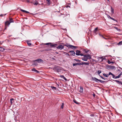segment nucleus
<instances>
[{
	"instance_id": "nucleus-10",
	"label": "nucleus",
	"mask_w": 122,
	"mask_h": 122,
	"mask_svg": "<svg viewBox=\"0 0 122 122\" xmlns=\"http://www.w3.org/2000/svg\"><path fill=\"white\" fill-rule=\"evenodd\" d=\"M81 65V63H73V66H74L76 65Z\"/></svg>"
},
{
	"instance_id": "nucleus-2",
	"label": "nucleus",
	"mask_w": 122,
	"mask_h": 122,
	"mask_svg": "<svg viewBox=\"0 0 122 122\" xmlns=\"http://www.w3.org/2000/svg\"><path fill=\"white\" fill-rule=\"evenodd\" d=\"M92 79L93 81L97 82H98L97 81H99L101 83H103L105 82V81H103L100 80L98 79L95 77H92Z\"/></svg>"
},
{
	"instance_id": "nucleus-53",
	"label": "nucleus",
	"mask_w": 122,
	"mask_h": 122,
	"mask_svg": "<svg viewBox=\"0 0 122 122\" xmlns=\"http://www.w3.org/2000/svg\"><path fill=\"white\" fill-rule=\"evenodd\" d=\"M26 1L27 2H29L30 1L29 0H26Z\"/></svg>"
},
{
	"instance_id": "nucleus-49",
	"label": "nucleus",
	"mask_w": 122,
	"mask_h": 122,
	"mask_svg": "<svg viewBox=\"0 0 122 122\" xmlns=\"http://www.w3.org/2000/svg\"><path fill=\"white\" fill-rule=\"evenodd\" d=\"M112 68L113 69H114L115 68V67L114 66H112Z\"/></svg>"
},
{
	"instance_id": "nucleus-43",
	"label": "nucleus",
	"mask_w": 122,
	"mask_h": 122,
	"mask_svg": "<svg viewBox=\"0 0 122 122\" xmlns=\"http://www.w3.org/2000/svg\"><path fill=\"white\" fill-rule=\"evenodd\" d=\"M107 62L109 64H110L111 63V61H110L109 60H108Z\"/></svg>"
},
{
	"instance_id": "nucleus-7",
	"label": "nucleus",
	"mask_w": 122,
	"mask_h": 122,
	"mask_svg": "<svg viewBox=\"0 0 122 122\" xmlns=\"http://www.w3.org/2000/svg\"><path fill=\"white\" fill-rule=\"evenodd\" d=\"M81 65H83L84 64L86 65H89V61H88L86 62H82L81 63Z\"/></svg>"
},
{
	"instance_id": "nucleus-20",
	"label": "nucleus",
	"mask_w": 122,
	"mask_h": 122,
	"mask_svg": "<svg viewBox=\"0 0 122 122\" xmlns=\"http://www.w3.org/2000/svg\"><path fill=\"white\" fill-rule=\"evenodd\" d=\"M98 30V28L97 27L94 30V32L95 33V34L96 35L97 34L96 33V32Z\"/></svg>"
},
{
	"instance_id": "nucleus-27",
	"label": "nucleus",
	"mask_w": 122,
	"mask_h": 122,
	"mask_svg": "<svg viewBox=\"0 0 122 122\" xmlns=\"http://www.w3.org/2000/svg\"><path fill=\"white\" fill-rule=\"evenodd\" d=\"M38 64L37 62H34V63L32 65L34 66H36V65H37Z\"/></svg>"
},
{
	"instance_id": "nucleus-31",
	"label": "nucleus",
	"mask_w": 122,
	"mask_h": 122,
	"mask_svg": "<svg viewBox=\"0 0 122 122\" xmlns=\"http://www.w3.org/2000/svg\"><path fill=\"white\" fill-rule=\"evenodd\" d=\"M118 45H122V41L119 42L118 44Z\"/></svg>"
},
{
	"instance_id": "nucleus-39",
	"label": "nucleus",
	"mask_w": 122,
	"mask_h": 122,
	"mask_svg": "<svg viewBox=\"0 0 122 122\" xmlns=\"http://www.w3.org/2000/svg\"><path fill=\"white\" fill-rule=\"evenodd\" d=\"M20 10L21 11L23 12H25V11H26V10H23L21 9Z\"/></svg>"
},
{
	"instance_id": "nucleus-54",
	"label": "nucleus",
	"mask_w": 122,
	"mask_h": 122,
	"mask_svg": "<svg viewBox=\"0 0 122 122\" xmlns=\"http://www.w3.org/2000/svg\"><path fill=\"white\" fill-rule=\"evenodd\" d=\"M6 15V14H3V15Z\"/></svg>"
},
{
	"instance_id": "nucleus-41",
	"label": "nucleus",
	"mask_w": 122,
	"mask_h": 122,
	"mask_svg": "<svg viewBox=\"0 0 122 122\" xmlns=\"http://www.w3.org/2000/svg\"><path fill=\"white\" fill-rule=\"evenodd\" d=\"M99 35L100 36L102 37V38H103L104 39H106V38H105L102 35H101L100 34H99Z\"/></svg>"
},
{
	"instance_id": "nucleus-1",
	"label": "nucleus",
	"mask_w": 122,
	"mask_h": 122,
	"mask_svg": "<svg viewBox=\"0 0 122 122\" xmlns=\"http://www.w3.org/2000/svg\"><path fill=\"white\" fill-rule=\"evenodd\" d=\"M62 44L64 46H66L69 48H70L72 49L73 48L75 49L77 47L76 46L69 45L68 43H66L65 44H64L62 43Z\"/></svg>"
},
{
	"instance_id": "nucleus-30",
	"label": "nucleus",
	"mask_w": 122,
	"mask_h": 122,
	"mask_svg": "<svg viewBox=\"0 0 122 122\" xmlns=\"http://www.w3.org/2000/svg\"><path fill=\"white\" fill-rule=\"evenodd\" d=\"M46 1L47 2V4L48 5H49L50 4V0H47Z\"/></svg>"
},
{
	"instance_id": "nucleus-33",
	"label": "nucleus",
	"mask_w": 122,
	"mask_h": 122,
	"mask_svg": "<svg viewBox=\"0 0 122 122\" xmlns=\"http://www.w3.org/2000/svg\"><path fill=\"white\" fill-rule=\"evenodd\" d=\"M98 58L102 59V61L103 60L105 59L104 58H103L102 57H98Z\"/></svg>"
},
{
	"instance_id": "nucleus-9",
	"label": "nucleus",
	"mask_w": 122,
	"mask_h": 122,
	"mask_svg": "<svg viewBox=\"0 0 122 122\" xmlns=\"http://www.w3.org/2000/svg\"><path fill=\"white\" fill-rule=\"evenodd\" d=\"M80 53H81V52L80 51L78 50H77L76 52V54L77 56L79 55Z\"/></svg>"
},
{
	"instance_id": "nucleus-56",
	"label": "nucleus",
	"mask_w": 122,
	"mask_h": 122,
	"mask_svg": "<svg viewBox=\"0 0 122 122\" xmlns=\"http://www.w3.org/2000/svg\"><path fill=\"white\" fill-rule=\"evenodd\" d=\"M120 68L122 70V68H121V67H120Z\"/></svg>"
},
{
	"instance_id": "nucleus-21",
	"label": "nucleus",
	"mask_w": 122,
	"mask_h": 122,
	"mask_svg": "<svg viewBox=\"0 0 122 122\" xmlns=\"http://www.w3.org/2000/svg\"><path fill=\"white\" fill-rule=\"evenodd\" d=\"M103 75L105 77H108L110 75H109V73H108V74H106L105 73H103Z\"/></svg>"
},
{
	"instance_id": "nucleus-50",
	"label": "nucleus",
	"mask_w": 122,
	"mask_h": 122,
	"mask_svg": "<svg viewBox=\"0 0 122 122\" xmlns=\"http://www.w3.org/2000/svg\"><path fill=\"white\" fill-rule=\"evenodd\" d=\"M66 55H67L68 56H70V55L68 53H66Z\"/></svg>"
},
{
	"instance_id": "nucleus-52",
	"label": "nucleus",
	"mask_w": 122,
	"mask_h": 122,
	"mask_svg": "<svg viewBox=\"0 0 122 122\" xmlns=\"http://www.w3.org/2000/svg\"><path fill=\"white\" fill-rule=\"evenodd\" d=\"M25 13H29V12L28 11H26Z\"/></svg>"
},
{
	"instance_id": "nucleus-28",
	"label": "nucleus",
	"mask_w": 122,
	"mask_h": 122,
	"mask_svg": "<svg viewBox=\"0 0 122 122\" xmlns=\"http://www.w3.org/2000/svg\"><path fill=\"white\" fill-rule=\"evenodd\" d=\"M111 13L113 14L114 13V10L113 9L112 7H111Z\"/></svg>"
},
{
	"instance_id": "nucleus-57",
	"label": "nucleus",
	"mask_w": 122,
	"mask_h": 122,
	"mask_svg": "<svg viewBox=\"0 0 122 122\" xmlns=\"http://www.w3.org/2000/svg\"><path fill=\"white\" fill-rule=\"evenodd\" d=\"M118 71H120V70H119V69H118Z\"/></svg>"
},
{
	"instance_id": "nucleus-42",
	"label": "nucleus",
	"mask_w": 122,
	"mask_h": 122,
	"mask_svg": "<svg viewBox=\"0 0 122 122\" xmlns=\"http://www.w3.org/2000/svg\"><path fill=\"white\" fill-rule=\"evenodd\" d=\"M107 17L108 18H109L110 19V18L111 17L109 15H107Z\"/></svg>"
},
{
	"instance_id": "nucleus-23",
	"label": "nucleus",
	"mask_w": 122,
	"mask_h": 122,
	"mask_svg": "<svg viewBox=\"0 0 122 122\" xmlns=\"http://www.w3.org/2000/svg\"><path fill=\"white\" fill-rule=\"evenodd\" d=\"M26 42L28 46H30L31 45V43L29 41H27Z\"/></svg>"
},
{
	"instance_id": "nucleus-19",
	"label": "nucleus",
	"mask_w": 122,
	"mask_h": 122,
	"mask_svg": "<svg viewBox=\"0 0 122 122\" xmlns=\"http://www.w3.org/2000/svg\"><path fill=\"white\" fill-rule=\"evenodd\" d=\"M14 100V99L13 98H11L10 99V102L11 105L12 104V103L13 102Z\"/></svg>"
},
{
	"instance_id": "nucleus-47",
	"label": "nucleus",
	"mask_w": 122,
	"mask_h": 122,
	"mask_svg": "<svg viewBox=\"0 0 122 122\" xmlns=\"http://www.w3.org/2000/svg\"><path fill=\"white\" fill-rule=\"evenodd\" d=\"M84 55H83V54H82V53H80V55H80L81 56H84Z\"/></svg>"
},
{
	"instance_id": "nucleus-22",
	"label": "nucleus",
	"mask_w": 122,
	"mask_h": 122,
	"mask_svg": "<svg viewBox=\"0 0 122 122\" xmlns=\"http://www.w3.org/2000/svg\"><path fill=\"white\" fill-rule=\"evenodd\" d=\"M82 59L84 61H87V59L85 57H83L82 58Z\"/></svg>"
},
{
	"instance_id": "nucleus-12",
	"label": "nucleus",
	"mask_w": 122,
	"mask_h": 122,
	"mask_svg": "<svg viewBox=\"0 0 122 122\" xmlns=\"http://www.w3.org/2000/svg\"><path fill=\"white\" fill-rule=\"evenodd\" d=\"M69 52H70L71 53V55L73 56H74L75 55V53L74 51H70Z\"/></svg>"
},
{
	"instance_id": "nucleus-24",
	"label": "nucleus",
	"mask_w": 122,
	"mask_h": 122,
	"mask_svg": "<svg viewBox=\"0 0 122 122\" xmlns=\"http://www.w3.org/2000/svg\"><path fill=\"white\" fill-rule=\"evenodd\" d=\"M83 51L85 53H87L89 51L87 49H84L83 50Z\"/></svg>"
},
{
	"instance_id": "nucleus-14",
	"label": "nucleus",
	"mask_w": 122,
	"mask_h": 122,
	"mask_svg": "<svg viewBox=\"0 0 122 122\" xmlns=\"http://www.w3.org/2000/svg\"><path fill=\"white\" fill-rule=\"evenodd\" d=\"M122 75V72H121V73L118 76H116L115 77V79L119 78Z\"/></svg>"
},
{
	"instance_id": "nucleus-34",
	"label": "nucleus",
	"mask_w": 122,
	"mask_h": 122,
	"mask_svg": "<svg viewBox=\"0 0 122 122\" xmlns=\"http://www.w3.org/2000/svg\"><path fill=\"white\" fill-rule=\"evenodd\" d=\"M110 19H112L114 21H116V22H117V20H115V19H114V18H112V17H111L110 18Z\"/></svg>"
},
{
	"instance_id": "nucleus-16",
	"label": "nucleus",
	"mask_w": 122,
	"mask_h": 122,
	"mask_svg": "<svg viewBox=\"0 0 122 122\" xmlns=\"http://www.w3.org/2000/svg\"><path fill=\"white\" fill-rule=\"evenodd\" d=\"M38 4V2L36 0H35L34 2L33 3V4L36 5H37Z\"/></svg>"
},
{
	"instance_id": "nucleus-29",
	"label": "nucleus",
	"mask_w": 122,
	"mask_h": 122,
	"mask_svg": "<svg viewBox=\"0 0 122 122\" xmlns=\"http://www.w3.org/2000/svg\"><path fill=\"white\" fill-rule=\"evenodd\" d=\"M101 70H98L97 71V73L100 76V74L101 73Z\"/></svg>"
},
{
	"instance_id": "nucleus-44",
	"label": "nucleus",
	"mask_w": 122,
	"mask_h": 122,
	"mask_svg": "<svg viewBox=\"0 0 122 122\" xmlns=\"http://www.w3.org/2000/svg\"><path fill=\"white\" fill-rule=\"evenodd\" d=\"M64 76L63 75H61L60 76H60L61 78L63 79V78Z\"/></svg>"
},
{
	"instance_id": "nucleus-38",
	"label": "nucleus",
	"mask_w": 122,
	"mask_h": 122,
	"mask_svg": "<svg viewBox=\"0 0 122 122\" xmlns=\"http://www.w3.org/2000/svg\"><path fill=\"white\" fill-rule=\"evenodd\" d=\"M100 76L103 79H104V80H106V79H107V78H104V77H102V76Z\"/></svg>"
},
{
	"instance_id": "nucleus-4",
	"label": "nucleus",
	"mask_w": 122,
	"mask_h": 122,
	"mask_svg": "<svg viewBox=\"0 0 122 122\" xmlns=\"http://www.w3.org/2000/svg\"><path fill=\"white\" fill-rule=\"evenodd\" d=\"M56 47L57 49L61 50L64 48V46L62 45H59L58 46Z\"/></svg>"
},
{
	"instance_id": "nucleus-6",
	"label": "nucleus",
	"mask_w": 122,
	"mask_h": 122,
	"mask_svg": "<svg viewBox=\"0 0 122 122\" xmlns=\"http://www.w3.org/2000/svg\"><path fill=\"white\" fill-rule=\"evenodd\" d=\"M34 61H37L39 63H40L41 62H43V61L42 60L40 59L36 60Z\"/></svg>"
},
{
	"instance_id": "nucleus-15",
	"label": "nucleus",
	"mask_w": 122,
	"mask_h": 122,
	"mask_svg": "<svg viewBox=\"0 0 122 122\" xmlns=\"http://www.w3.org/2000/svg\"><path fill=\"white\" fill-rule=\"evenodd\" d=\"M109 75H111L112 76V77L114 79H115V75L112 73L111 72H109Z\"/></svg>"
},
{
	"instance_id": "nucleus-46",
	"label": "nucleus",
	"mask_w": 122,
	"mask_h": 122,
	"mask_svg": "<svg viewBox=\"0 0 122 122\" xmlns=\"http://www.w3.org/2000/svg\"><path fill=\"white\" fill-rule=\"evenodd\" d=\"M63 79H64L65 81H66L67 80V79H66V77H65L64 76V77L63 78Z\"/></svg>"
},
{
	"instance_id": "nucleus-58",
	"label": "nucleus",
	"mask_w": 122,
	"mask_h": 122,
	"mask_svg": "<svg viewBox=\"0 0 122 122\" xmlns=\"http://www.w3.org/2000/svg\"><path fill=\"white\" fill-rule=\"evenodd\" d=\"M105 46H108L107 45H106Z\"/></svg>"
},
{
	"instance_id": "nucleus-35",
	"label": "nucleus",
	"mask_w": 122,
	"mask_h": 122,
	"mask_svg": "<svg viewBox=\"0 0 122 122\" xmlns=\"http://www.w3.org/2000/svg\"><path fill=\"white\" fill-rule=\"evenodd\" d=\"M64 104L63 103H62V105L61 106V108L63 109V107H64Z\"/></svg>"
},
{
	"instance_id": "nucleus-36",
	"label": "nucleus",
	"mask_w": 122,
	"mask_h": 122,
	"mask_svg": "<svg viewBox=\"0 0 122 122\" xmlns=\"http://www.w3.org/2000/svg\"><path fill=\"white\" fill-rule=\"evenodd\" d=\"M74 102L76 104H79V103L78 102L76 101V100H74Z\"/></svg>"
},
{
	"instance_id": "nucleus-45",
	"label": "nucleus",
	"mask_w": 122,
	"mask_h": 122,
	"mask_svg": "<svg viewBox=\"0 0 122 122\" xmlns=\"http://www.w3.org/2000/svg\"><path fill=\"white\" fill-rule=\"evenodd\" d=\"M115 81H116V82L118 84V83L119 82V81H118V80H114Z\"/></svg>"
},
{
	"instance_id": "nucleus-17",
	"label": "nucleus",
	"mask_w": 122,
	"mask_h": 122,
	"mask_svg": "<svg viewBox=\"0 0 122 122\" xmlns=\"http://www.w3.org/2000/svg\"><path fill=\"white\" fill-rule=\"evenodd\" d=\"M80 90L79 91V92H83V88L81 86H80Z\"/></svg>"
},
{
	"instance_id": "nucleus-37",
	"label": "nucleus",
	"mask_w": 122,
	"mask_h": 122,
	"mask_svg": "<svg viewBox=\"0 0 122 122\" xmlns=\"http://www.w3.org/2000/svg\"><path fill=\"white\" fill-rule=\"evenodd\" d=\"M51 44V43H46L45 44H44V45H48L49 44Z\"/></svg>"
},
{
	"instance_id": "nucleus-26",
	"label": "nucleus",
	"mask_w": 122,
	"mask_h": 122,
	"mask_svg": "<svg viewBox=\"0 0 122 122\" xmlns=\"http://www.w3.org/2000/svg\"><path fill=\"white\" fill-rule=\"evenodd\" d=\"M51 88L53 90H56V88L54 86H51Z\"/></svg>"
},
{
	"instance_id": "nucleus-3",
	"label": "nucleus",
	"mask_w": 122,
	"mask_h": 122,
	"mask_svg": "<svg viewBox=\"0 0 122 122\" xmlns=\"http://www.w3.org/2000/svg\"><path fill=\"white\" fill-rule=\"evenodd\" d=\"M53 69L55 71H56L57 72H61V69L57 66H55L53 68Z\"/></svg>"
},
{
	"instance_id": "nucleus-18",
	"label": "nucleus",
	"mask_w": 122,
	"mask_h": 122,
	"mask_svg": "<svg viewBox=\"0 0 122 122\" xmlns=\"http://www.w3.org/2000/svg\"><path fill=\"white\" fill-rule=\"evenodd\" d=\"M5 50V49L3 47H0V51L3 52Z\"/></svg>"
},
{
	"instance_id": "nucleus-25",
	"label": "nucleus",
	"mask_w": 122,
	"mask_h": 122,
	"mask_svg": "<svg viewBox=\"0 0 122 122\" xmlns=\"http://www.w3.org/2000/svg\"><path fill=\"white\" fill-rule=\"evenodd\" d=\"M32 71H33L34 72H39L37 70H36L35 68H33L32 69Z\"/></svg>"
},
{
	"instance_id": "nucleus-11",
	"label": "nucleus",
	"mask_w": 122,
	"mask_h": 122,
	"mask_svg": "<svg viewBox=\"0 0 122 122\" xmlns=\"http://www.w3.org/2000/svg\"><path fill=\"white\" fill-rule=\"evenodd\" d=\"M10 24V22L8 21H6L5 23V24L6 26H9Z\"/></svg>"
},
{
	"instance_id": "nucleus-32",
	"label": "nucleus",
	"mask_w": 122,
	"mask_h": 122,
	"mask_svg": "<svg viewBox=\"0 0 122 122\" xmlns=\"http://www.w3.org/2000/svg\"><path fill=\"white\" fill-rule=\"evenodd\" d=\"M74 60L76 61L77 62H81V61L78 59H74Z\"/></svg>"
},
{
	"instance_id": "nucleus-51",
	"label": "nucleus",
	"mask_w": 122,
	"mask_h": 122,
	"mask_svg": "<svg viewBox=\"0 0 122 122\" xmlns=\"http://www.w3.org/2000/svg\"><path fill=\"white\" fill-rule=\"evenodd\" d=\"M4 16V15L3 14H1L0 15V16L1 17L3 16Z\"/></svg>"
},
{
	"instance_id": "nucleus-13",
	"label": "nucleus",
	"mask_w": 122,
	"mask_h": 122,
	"mask_svg": "<svg viewBox=\"0 0 122 122\" xmlns=\"http://www.w3.org/2000/svg\"><path fill=\"white\" fill-rule=\"evenodd\" d=\"M57 46V44H51L50 45V46L51 47H56Z\"/></svg>"
},
{
	"instance_id": "nucleus-55",
	"label": "nucleus",
	"mask_w": 122,
	"mask_h": 122,
	"mask_svg": "<svg viewBox=\"0 0 122 122\" xmlns=\"http://www.w3.org/2000/svg\"><path fill=\"white\" fill-rule=\"evenodd\" d=\"M111 63H113V62L112 61H111Z\"/></svg>"
},
{
	"instance_id": "nucleus-59",
	"label": "nucleus",
	"mask_w": 122,
	"mask_h": 122,
	"mask_svg": "<svg viewBox=\"0 0 122 122\" xmlns=\"http://www.w3.org/2000/svg\"><path fill=\"white\" fill-rule=\"evenodd\" d=\"M108 1H109V0H107Z\"/></svg>"
},
{
	"instance_id": "nucleus-8",
	"label": "nucleus",
	"mask_w": 122,
	"mask_h": 122,
	"mask_svg": "<svg viewBox=\"0 0 122 122\" xmlns=\"http://www.w3.org/2000/svg\"><path fill=\"white\" fill-rule=\"evenodd\" d=\"M9 21L10 22V23H13L14 22V21L12 18L10 17L9 18V21Z\"/></svg>"
},
{
	"instance_id": "nucleus-48",
	"label": "nucleus",
	"mask_w": 122,
	"mask_h": 122,
	"mask_svg": "<svg viewBox=\"0 0 122 122\" xmlns=\"http://www.w3.org/2000/svg\"><path fill=\"white\" fill-rule=\"evenodd\" d=\"M93 96L94 97L95 96V93H93Z\"/></svg>"
},
{
	"instance_id": "nucleus-5",
	"label": "nucleus",
	"mask_w": 122,
	"mask_h": 122,
	"mask_svg": "<svg viewBox=\"0 0 122 122\" xmlns=\"http://www.w3.org/2000/svg\"><path fill=\"white\" fill-rule=\"evenodd\" d=\"M84 57H86V58L88 59H90L91 58V57L90 55H84Z\"/></svg>"
},
{
	"instance_id": "nucleus-40",
	"label": "nucleus",
	"mask_w": 122,
	"mask_h": 122,
	"mask_svg": "<svg viewBox=\"0 0 122 122\" xmlns=\"http://www.w3.org/2000/svg\"><path fill=\"white\" fill-rule=\"evenodd\" d=\"M118 84L119 85H122V82L121 81H119V82L118 83Z\"/></svg>"
}]
</instances>
